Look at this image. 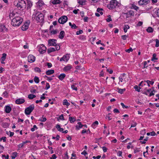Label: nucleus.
<instances>
[{
  "label": "nucleus",
  "mask_w": 159,
  "mask_h": 159,
  "mask_svg": "<svg viewBox=\"0 0 159 159\" xmlns=\"http://www.w3.org/2000/svg\"><path fill=\"white\" fill-rule=\"evenodd\" d=\"M9 16L11 19L12 18L11 24L14 26H19L23 21V19L18 13L12 12L10 13Z\"/></svg>",
  "instance_id": "1"
},
{
  "label": "nucleus",
  "mask_w": 159,
  "mask_h": 159,
  "mask_svg": "<svg viewBox=\"0 0 159 159\" xmlns=\"http://www.w3.org/2000/svg\"><path fill=\"white\" fill-rule=\"evenodd\" d=\"M120 5V4L116 0H113L110 2V4L107 5V7L110 9H112L119 7Z\"/></svg>",
  "instance_id": "2"
},
{
  "label": "nucleus",
  "mask_w": 159,
  "mask_h": 159,
  "mask_svg": "<svg viewBox=\"0 0 159 159\" xmlns=\"http://www.w3.org/2000/svg\"><path fill=\"white\" fill-rule=\"evenodd\" d=\"M16 6L20 9L23 8H25L26 7V3L23 0H19Z\"/></svg>",
  "instance_id": "3"
},
{
  "label": "nucleus",
  "mask_w": 159,
  "mask_h": 159,
  "mask_svg": "<svg viewBox=\"0 0 159 159\" xmlns=\"http://www.w3.org/2000/svg\"><path fill=\"white\" fill-rule=\"evenodd\" d=\"M34 108V104L30 105L29 107H27L25 110V112L26 115L30 114Z\"/></svg>",
  "instance_id": "4"
},
{
  "label": "nucleus",
  "mask_w": 159,
  "mask_h": 159,
  "mask_svg": "<svg viewBox=\"0 0 159 159\" xmlns=\"http://www.w3.org/2000/svg\"><path fill=\"white\" fill-rule=\"evenodd\" d=\"M38 48L39 52L41 54H43L46 52V48L43 44L39 45L38 46Z\"/></svg>",
  "instance_id": "5"
},
{
  "label": "nucleus",
  "mask_w": 159,
  "mask_h": 159,
  "mask_svg": "<svg viewBox=\"0 0 159 159\" xmlns=\"http://www.w3.org/2000/svg\"><path fill=\"white\" fill-rule=\"evenodd\" d=\"M38 15L35 17V19L38 22H41L43 20L44 16L42 13H38Z\"/></svg>",
  "instance_id": "6"
},
{
  "label": "nucleus",
  "mask_w": 159,
  "mask_h": 159,
  "mask_svg": "<svg viewBox=\"0 0 159 159\" xmlns=\"http://www.w3.org/2000/svg\"><path fill=\"white\" fill-rule=\"evenodd\" d=\"M67 19L68 18L66 16H64L59 18L58 22L60 24H63L67 21Z\"/></svg>",
  "instance_id": "7"
},
{
  "label": "nucleus",
  "mask_w": 159,
  "mask_h": 159,
  "mask_svg": "<svg viewBox=\"0 0 159 159\" xmlns=\"http://www.w3.org/2000/svg\"><path fill=\"white\" fill-rule=\"evenodd\" d=\"M57 40L55 39H52L48 40V45L49 46H55L56 45Z\"/></svg>",
  "instance_id": "8"
},
{
  "label": "nucleus",
  "mask_w": 159,
  "mask_h": 159,
  "mask_svg": "<svg viewBox=\"0 0 159 159\" xmlns=\"http://www.w3.org/2000/svg\"><path fill=\"white\" fill-rule=\"evenodd\" d=\"M35 57L32 55H30L28 57V60L29 62H33L35 61Z\"/></svg>",
  "instance_id": "9"
},
{
  "label": "nucleus",
  "mask_w": 159,
  "mask_h": 159,
  "mask_svg": "<svg viewBox=\"0 0 159 159\" xmlns=\"http://www.w3.org/2000/svg\"><path fill=\"white\" fill-rule=\"evenodd\" d=\"M149 2V0H140L138 2L140 5H146Z\"/></svg>",
  "instance_id": "10"
},
{
  "label": "nucleus",
  "mask_w": 159,
  "mask_h": 159,
  "mask_svg": "<svg viewBox=\"0 0 159 159\" xmlns=\"http://www.w3.org/2000/svg\"><path fill=\"white\" fill-rule=\"evenodd\" d=\"M30 22H26L21 27V29L23 31L26 30L29 27Z\"/></svg>",
  "instance_id": "11"
},
{
  "label": "nucleus",
  "mask_w": 159,
  "mask_h": 159,
  "mask_svg": "<svg viewBox=\"0 0 159 159\" xmlns=\"http://www.w3.org/2000/svg\"><path fill=\"white\" fill-rule=\"evenodd\" d=\"M25 100L23 98H19L16 99V103L18 104H20L24 103Z\"/></svg>",
  "instance_id": "12"
},
{
  "label": "nucleus",
  "mask_w": 159,
  "mask_h": 159,
  "mask_svg": "<svg viewBox=\"0 0 159 159\" xmlns=\"http://www.w3.org/2000/svg\"><path fill=\"white\" fill-rule=\"evenodd\" d=\"M69 59V57L67 56V55L64 56L62 58H61L60 60V61H67Z\"/></svg>",
  "instance_id": "13"
},
{
  "label": "nucleus",
  "mask_w": 159,
  "mask_h": 159,
  "mask_svg": "<svg viewBox=\"0 0 159 159\" xmlns=\"http://www.w3.org/2000/svg\"><path fill=\"white\" fill-rule=\"evenodd\" d=\"M27 9H30L32 6V2L30 0H27Z\"/></svg>",
  "instance_id": "14"
},
{
  "label": "nucleus",
  "mask_w": 159,
  "mask_h": 159,
  "mask_svg": "<svg viewBox=\"0 0 159 159\" xmlns=\"http://www.w3.org/2000/svg\"><path fill=\"white\" fill-rule=\"evenodd\" d=\"M5 108V111L7 113H9L11 111V108L9 106H6Z\"/></svg>",
  "instance_id": "15"
},
{
  "label": "nucleus",
  "mask_w": 159,
  "mask_h": 159,
  "mask_svg": "<svg viewBox=\"0 0 159 159\" xmlns=\"http://www.w3.org/2000/svg\"><path fill=\"white\" fill-rule=\"evenodd\" d=\"M65 34V32L63 31H62L60 32L59 35V38L62 39L63 38Z\"/></svg>",
  "instance_id": "16"
},
{
  "label": "nucleus",
  "mask_w": 159,
  "mask_h": 159,
  "mask_svg": "<svg viewBox=\"0 0 159 159\" xmlns=\"http://www.w3.org/2000/svg\"><path fill=\"white\" fill-rule=\"evenodd\" d=\"M54 72V71L53 70H48L46 72V73L47 75H51Z\"/></svg>",
  "instance_id": "17"
},
{
  "label": "nucleus",
  "mask_w": 159,
  "mask_h": 159,
  "mask_svg": "<svg viewBox=\"0 0 159 159\" xmlns=\"http://www.w3.org/2000/svg\"><path fill=\"white\" fill-rule=\"evenodd\" d=\"M71 68V66L70 65H68L64 68V70L65 71H67L70 70Z\"/></svg>",
  "instance_id": "18"
},
{
  "label": "nucleus",
  "mask_w": 159,
  "mask_h": 159,
  "mask_svg": "<svg viewBox=\"0 0 159 159\" xmlns=\"http://www.w3.org/2000/svg\"><path fill=\"white\" fill-rule=\"evenodd\" d=\"M66 76V75L64 73L61 74L58 76V78L61 80H62Z\"/></svg>",
  "instance_id": "19"
},
{
  "label": "nucleus",
  "mask_w": 159,
  "mask_h": 159,
  "mask_svg": "<svg viewBox=\"0 0 159 159\" xmlns=\"http://www.w3.org/2000/svg\"><path fill=\"white\" fill-rule=\"evenodd\" d=\"M56 128L58 131L60 132H62L63 131V129L61 128L60 125L59 124L57 125Z\"/></svg>",
  "instance_id": "20"
},
{
  "label": "nucleus",
  "mask_w": 159,
  "mask_h": 159,
  "mask_svg": "<svg viewBox=\"0 0 159 159\" xmlns=\"http://www.w3.org/2000/svg\"><path fill=\"white\" fill-rule=\"evenodd\" d=\"M78 124L79 125V126L76 125V129L77 130L79 129H80L83 126V125H82L80 122H78Z\"/></svg>",
  "instance_id": "21"
},
{
  "label": "nucleus",
  "mask_w": 159,
  "mask_h": 159,
  "mask_svg": "<svg viewBox=\"0 0 159 159\" xmlns=\"http://www.w3.org/2000/svg\"><path fill=\"white\" fill-rule=\"evenodd\" d=\"M69 25L71 26V27L73 29H76L77 28V26H76L75 24L73 23V24H72L70 22L69 23Z\"/></svg>",
  "instance_id": "22"
},
{
  "label": "nucleus",
  "mask_w": 159,
  "mask_h": 159,
  "mask_svg": "<svg viewBox=\"0 0 159 159\" xmlns=\"http://www.w3.org/2000/svg\"><path fill=\"white\" fill-rule=\"evenodd\" d=\"M51 2L54 4H59L61 2L60 0H52Z\"/></svg>",
  "instance_id": "23"
},
{
  "label": "nucleus",
  "mask_w": 159,
  "mask_h": 159,
  "mask_svg": "<svg viewBox=\"0 0 159 159\" xmlns=\"http://www.w3.org/2000/svg\"><path fill=\"white\" fill-rule=\"evenodd\" d=\"M2 56L1 57L0 60L1 61H5L6 59L7 54L6 53H4L2 54Z\"/></svg>",
  "instance_id": "24"
},
{
  "label": "nucleus",
  "mask_w": 159,
  "mask_h": 159,
  "mask_svg": "<svg viewBox=\"0 0 159 159\" xmlns=\"http://www.w3.org/2000/svg\"><path fill=\"white\" fill-rule=\"evenodd\" d=\"M56 51L55 49L53 48H51L48 49V52L50 53L51 52H53Z\"/></svg>",
  "instance_id": "25"
},
{
  "label": "nucleus",
  "mask_w": 159,
  "mask_h": 159,
  "mask_svg": "<svg viewBox=\"0 0 159 159\" xmlns=\"http://www.w3.org/2000/svg\"><path fill=\"white\" fill-rule=\"evenodd\" d=\"M117 89L118 90V92L119 93H120V94H122L125 91V89H120L119 88H117Z\"/></svg>",
  "instance_id": "26"
},
{
  "label": "nucleus",
  "mask_w": 159,
  "mask_h": 159,
  "mask_svg": "<svg viewBox=\"0 0 159 159\" xmlns=\"http://www.w3.org/2000/svg\"><path fill=\"white\" fill-rule=\"evenodd\" d=\"M9 124L6 122H3L2 124V126L4 128H6L9 126Z\"/></svg>",
  "instance_id": "27"
},
{
  "label": "nucleus",
  "mask_w": 159,
  "mask_h": 159,
  "mask_svg": "<svg viewBox=\"0 0 159 159\" xmlns=\"http://www.w3.org/2000/svg\"><path fill=\"white\" fill-rule=\"evenodd\" d=\"M6 30V28L5 26L2 25L0 26V32L4 31Z\"/></svg>",
  "instance_id": "28"
},
{
  "label": "nucleus",
  "mask_w": 159,
  "mask_h": 159,
  "mask_svg": "<svg viewBox=\"0 0 159 159\" xmlns=\"http://www.w3.org/2000/svg\"><path fill=\"white\" fill-rule=\"evenodd\" d=\"M129 28V27L128 25H125L124 27V30L125 33H126L127 30Z\"/></svg>",
  "instance_id": "29"
},
{
  "label": "nucleus",
  "mask_w": 159,
  "mask_h": 159,
  "mask_svg": "<svg viewBox=\"0 0 159 159\" xmlns=\"http://www.w3.org/2000/svg\"><path fill=\"white\" fill-rule=\"evenodd\" d=\"M69 120L71 123H73L75 122L76 120L74 117L70 116L69 117Z\"/></svg>",
  "instance_id": "30"
},
{
  "label": "nucleus",
  "mask_w": 159,
  "mask_h": 159,
  "mask_svg": "<svg viewBox=\"0 0 159 159\" xmlns=\"http://www.w3.org/2000/svg\"><path fill=\"white\" fill-rule=\"evenodd\" d=\"M37 5L39 6V7H42L43 4V2L42 0H39L37 3Z\"/></svg>",
  "instance_id": "31"
},
{
  "label": "nucleus",
  "mask_w": 159,
  "mask_h": 159,
  "mask_svg": "<svg viewBox=\"0 0 159 159\" xmlns=\"http://www.w3.org/2000/svg\"><path fill=\"white\" fill-rule=\"evenodd\" d=\"M146 30L149 33H152L153 32V30L152 27H149Z\"/></svg>",
  "instance_id": "32"
},
{
  "label": "nucleus",
  "mask_w": 159,
  "mask_h": 159,
  "mask_svg": "<svg viewBox=\"0 0 159 159\" xmlns=\"http://www.w3.org/2000/svg\"><path fill=\"white\" fill-rule=\"evenodd\" d=\"M36 97L35 95L32 94H30L28 95V98L30 99H33Z\"/></svg>",
  "instance_id": "33"
},
{
  "label": "nucleus",
  "mask_w": 159,
  "mask_h": 159,
  "mask_svg": "<svg viewBox=\"0 0 159 159\" xmlns=\"http://www.w3.org/2000/svg\"><path fill=\"white\" fill-rule=\"evenodd\" d=\"M86 0H79L78 2L80 5H83L84 4V3L86 2Z\"/></svg>",
  "instance_id": "34"
},
{
  "label": "nucleus",
  "mask_w": 159,
  "mask_h": 159,
  "mask_svg": "<svg viewBox=\"0 0 159 159\" xmlns=\"http://www.w3.org/2000/svg\"><path fill=\"white\" fill-rule=\"evenodd\" d=\"M63 105H66V106H69L70 105V103L68 102L67 100L65 99L63 100Z\"/></svg>",
  "instance_id": "35"
},
{
  "label": "nucleus",
  "mask_w": 159,
  "mask_h": 159,
  "mask_svg": "<svg viewBox=\"0 0 159 159\" xmlns=\"http://www.w3.org/2000/svg\"><path fill=\"white\" fill-rule=\"evenodd\" d=\"M34 81L36 83H38L39 82V78L37 76H35L34 78Z\"/></svg>",
  "instance_id": "36"
},
{
  "label": "nucleus",
  "mask_w": 159,
  "mask_h": 159,
  "mask_svg": "<svg viewBox=\"0 0 159 159\" xmlns=\"http://www.w3.org/2000/svg\"><path fill=\"white\" fill-rule=\"evenodd\" d=\"M17 153L16 152L13 153L12 155L11 156V159H14L17 156Z\"/></svg>",
  "instance_id": "37"
},
{
  "label": "nucleus",
  "mask_w": 159,
  "mask_h": 159,
  "mask_svg": "<svg viewBox=\"0 0 159 159\" xmlns=\"http://www.w3.org/2000/svg\"><path fill=\"white\" fill-rule=\"evenodd\" d=\"M134 88L135 89L136 91H137L138 92H139L140 91V89L141 88L139 87V88L138 85H135L134 87Z\"/></svg>",
  "instance_id": "38"
},
{
  "label": "nucleus",
  "mask_w": 159,
  "mask_h": 159,
  "mask_svg": "<svg viewBox=\"0 0 159 159\" xmlns=\"http://www.w3.org/2000/svg\"><path fill=\"white\" fill-rule=\"evenodd\" d=\"M156 54L155 53H154L152 56V61H154L155 60H157L158 59V58L156 57Z\"/></svg>",
  "instance_id": "39"
},
{
  "label": "nucleus",
  "mask_w": 159,
  "mask_h": 159,
  "mask_svg": "<svg viewBox=\"0 0 159 159\" xmlns=\"http://www.w3.org/2000/svg\"><path fill=\"white\" fill-rule=\"evenodd\" d=\"M98 122L97 121H96L92 125V126L93 128H94L95 127V126L98 125Z\"/></svg>",
  "instance_id": "40"
},
{
  "label": "nucleus",
  "mask_w": 159,
  "mask_h": 159,
  "mask_svg": "<svg viewBox=\"0 0 159 159\" xmlns=\"http://www.w3.org/2000/svg\"><path fill=\"white\" fill-rule=\"evenodd\" d=\"M148 137H147L146 138L144 139V141H140V143L141 144H145L146 143V141H147L148 140Z\"/></svg>",
  "instance_id": "41"
},
{
  "label": "nucleus",
  "mask_w": 159,
  "mask_h": 159,
  "mask_svg": "<svg viewBox=\"0 0 159 159\" xmlns=\"http://www.w3.org/2000/svg\"><path fill=\"white\" fill-rule=\"evenodd\" d=\"M144 82H147V84H148V83L149 84H151L152 85L154 83V82L153 81H150L149 80L144 81Z\"/></svg>",
  "instance_id": "42"
},
{
  "label": "nucleus",
  "mask_w": 159,
  "mask_h": 159,
  "mask_svg": "<svg viewBox=\"0 0 159 159\" xmlns=\"http://www.w3.org/2000/svg\"><path fill=\"white\" fill-rule=\"evenodd\" d=\"M76 84H74L73 85H72L71 86V88L74 90L75 91H77V89L76 87L75 86V85Z\"/></svg>",
  "instance_id": "43"
},
{
  "label": "nucleus",
  "mask_w": 159,
  "mask_h": 159,
  "mask_svg": "<svg viewBox=\"0 0 159 159\" xmlns=\"http://www.w3.org/2000/svg\"><path fill=\"white\" fill-rule=\"evenodd\" d=\"M103 10L102 9H100L99 8H98L97 9V11L101 15H102L103 14V13L102 11Z\"/></svg>",
  "instance_id": "44"
},
{
  "label": "nucleus",
  "mask_w": 159,
  "mask_h": 159,
  "mask_svg": "<svg viewBox=\"0 0 159 159\" xmlns=\"http://www.w3.org/2000/svg\"><path fill=\"white\" fill-rule=\"evenodd\" d=\"M108 18L106 19V21L107 22H110L112 20V19L111 17V16L109 15L107 16Z\"/></svg>",
  "instance_id": "45"
},
{
  "label": "nucleus",
  "mask_w": 159,
  "mask_h": 159,
  "mask_svg": "<svg viewBox=\"0 0 159 159\" xmlns=\"http://www.w3.org/2000/svg\"><path fill=\"white\" fill-rule=\"evenodd\" d=\"M156 44L155 46L156 47H158L159 46V40L158 39H156Z\"/></svg>",
  "instance_id": "46"
},
{
  "label": "nucleus",
  "mask_w": 159,
  "mask_h": 159,
  "mask_svg": "<svg viewBox=\"0 0 159 159\" xmlns=\"http://www.w3.org/2000/svg\"><path fill=\"white\" fill-rule=\"evenodd\" d=\"M131 8L134 9L136 10H137L139 9V7L137 6L134 5H132L131 6Z\"/></svg>",
  "instance_id": "47"
},
{
  "label": "nucleus",
  "mask_w": 159,
  "mask_h": 159,
  "mask_svg": "<svg viewBox=\"0 0 159 159\" xmlns=\"http://www.w3.org/2000/svg\"><path fill=\"white\" fill-rule=\"evenodd\" d=\"M43 116H42V118L39 120L40 121L45 122L46 120H47L46 118V117L43 118Z\"/></svg>",
  "instance_id": "48"
},
{
  "label": "nucleus",
  "mask_w": 159,
  "mask_h": 159,
  "mask_svg": "<svg viewBox=\"0 0 159 159\" xmlns=\"http://www.w3.org/2000/svg\"><path fill=\"white\" fill-rule=\"evenodd\" d=\"M129 16H133L134 15V12L132 10H130L129 11Z\"/></svg>",
  "instance_id": "49"
},
{
  "label": "nucleus",
  "mask_w": 159,
  "mask_h": 159,
  "mask_svg": "<svg viewBox=\"0 0 159 159\" xmlns=\"http://www.w3.org/2000/svg\"><path fill=\"white\" fill-rule=\"evenodd\" d=\"M2 157L3 158H4L6 159H8L9 156L8 154H7V156H6L5 155H2Z\"/></svg>",
  "instance_id": "50"
},
{
  "label": "nucleus",
  "mask_w": 159,
  "mask_h": 159,
  "mask_svg": "<svg viewBox=\"0 0 159 159\" xmlns=\"http://www.w3.org/2000/svg\"><path fill=\"white\" fill-rule=\"evenodd\" d=\"M34 70L35 72L39 73L41 71L40 69L38 67H36L34 69Z\"/></svg>",
  "instance_id": "51"
},
{
  "label": "nucleus",
  "mask_w": 159,
  "mask_h": 159,
  "mask_svg": "<svg viewBox=\"0 0 159 159\" xmlns=\"http://www.w3.org/2000/svg\"><path fill=\"white\" fill-rule=\"evenodd\" d=\"M133 50L131 48H130L129 49H126L125 50V52H128V53H129L131 52H132Z\"/></svg>",
  "instance_id": "52"
},
{
  "label": "nucleus",
  "mask_w": 159,
  "mask_h": 159,
  "mask_svg": "<svg viewBox=\"0 0 159 159\" xmlns=\"http://www.w3.org/2000/svg\"><path fill=\"white\" fill-rule=\"evenodd\" d=\"M83 33V31L81 30H80L78 31H77L76 32V34L78 35L80 34H81Z\"/></svg>",
  "instance_id": "53"
},
{
  "label": "nucleus",
  "mask_w": 159,
  "mask_h": 159,
  "mask_svg": "<svg viewBox=\"0 0 159 159\" xmlns=\"http://www.w3.org/2000/svg\"><path fill=\"white\" fill-rule=\"evenodd\" d=\"M127 36L126 35H124L121 36V38L124 40H126L127 39Z\"/></svg>",
  "instance_id": "54"
},
{
  "label": "nucleus",
  "mask_w": 159,
  "mask_h": 159,
  "mask_svg": "<svg viewBox=\"0 0 159 159\" xmlns=\"http://www.w3.org/2000/svg\"><path fill=\"white\" fill-rule=\"evenodd\" d=\"M55 50H59L60 49V46L58 45H57V44H56V45H55Z\"/></svg>",
  "instance_id": "55"
},
{
  "label": "nucleus",
  "mask_w": 159,
  "mask_h": 159,
  "mask_svg": "<svg viewBox=\"0 0 159 159\" xmlns=\"http://www.w3.org/2000/svg\"><path fill=\"white\" fill-rule=\"evenodd\" d=\"M50 88V86L49 84L48 83H47L46 84V87H45V89L47 90Z\"/></svg>",
  "instance_id": "56"
},
{
  "label": "nucleus",
  "mask_w": 159,
  "mask_h": 159,
  "mask_svg": "<svg viewBox=\"0 0 159 159\" xmlns=\"http://www.w3.org/2000/svg\"><path fill=\"white\" fill-rule=\"evenodd\" d=\"M4 148V147L1 145H0V152H2Z\"/></svg>",
  "instance_id": "57"
},
{
  "label": "nucleus",
  "mask_w": 159,
  "mask_h": 159,
  "mask_svg": "<svg viewBox=\"0 0 159 159\" xmlns=\"http://www.w3.org/2000/svg\"><path fill=\"white\" fill-rule=\"evenodd\" d=\"M120 105H121V106H122V107L123 108H127L128 107V106H125V105L123 103H120Z\"/></svg>",
  "instance_id": "58"
},
{
  "label": "nucleus",
  "mask_w": 159,
  "mask_h": 159,
  "mask_svg": "<svg viewBox=\"0 0 159 159\" xmlns=\"http://www.w3.org/2000/svg\"><path fill=\"white\" fill-rule=\"evenodd\" d=\"M122 153V151H118V152H117V155L119 157L121 156Z\"/></svg>",
  "instance_id": "59"
},
{
  "label": "nucleus",
  "mask_w": 159,
  "mask_h": 159,
  "mask_svg": "<svg viewBox=\"0 0 159 159\" xmlns=\"http://www.w3.org/2000/svg\"><path fill=\"white\" fill-rule=\"evenodd\" d=\"M57 33V31L56 30H52L51 31V33L52 34H55Z\"/></svg>",
  "instance_id": "60"
},
{
  "label": "nucleus",
  "mask_w": 159,
  "mask_h": 159,
  "mask_svg": "<svg viewBox=\"0 0 159 159\" xmlns=\"http://www.w3.org/2000/svg\"><path fill=\"white\" fill-rule=\"evenodd\" d=\"M101 157V156H99V155H98L97 157H95V156H93V158L94 159H100Z\"/></svg>",
  "instance_id": "61"
},
{
  "label": "nucleus",
  "mask_w": 159,
  "mask_h": 159,
  "mask_svg": "<svg viewBox=\"0 0 159 159\" xmlns=\"http://www.w3.org/2000/svg\"><path fill=\"white\" fill-rule=\"evenodd\" d=\"M125 79V78H124L120 76L119 77V79L120 80V81L121 82H122L123 80H124Z\"/></svg>",
  "instance_id": "62"
},
{
  "label": "nucleus",
  "mask_w": 159,
  "mask_h": 159,
  "mask_svg": "<svg viewBox=\"0 0 159 159\" xmlns=\"http://www.w3.org/2000/svg\"><path fill=\"white\" fill-rule=\"evenodd\" d=\"M47 65L48 68H50L52 66V64L51 63H47Z\"/></svg>",
  "instance_id": "63"
},
{
  "label": "nucleus",
  "mask_w": 159,
  "mask_h": 159,
  "mask_svg": "<svg viewBox=\"0 0 159 159\" xmlns=\"http://www.w3.org/2000/svg\"><path fill=\"white\" fill-rule=\"evenodd\" d=\"M56 156L55 154H54L52 155L51 157L50 158V159H56Z\"/></svg>",
  "instance_id": "64"
}]
</instances>
